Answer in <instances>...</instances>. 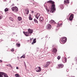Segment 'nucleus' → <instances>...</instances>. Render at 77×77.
I'll return each mask as SVG.
<instances>
[{
	"label": "nucleus",
	"mask_w": 77,
	"mask_h": 77,
	"mask_svg": "<svg viewBox=\"0 0 77 77\" xmlns=\"http://www.w3.org/2000/svg\"><path fill=\"white\" fill-rule=\"evenodd\" d=\"M47 3H51V4L52 5L51 8H49L48 9L46 8L47 12H50V13H51V12L52 13L54 12V11H56V9L55 8L56 5H55V4H54V2L52 0H50L47 1Z\"/></svg>",
	"instance_id": "nucleus-1"
},
{
	"label": "nucleus",
	"mask_w": 77,
	"mask_h": 77,
	"mask_svg": "<svg viewBox=\"0 0 77 77\" xmlns=\"http://www.w3.org/2000/svg\"><path fill=\"white\" fill-rule=\"evenodd\" d=\"M66 41H67V38L66 37H63V38H61L60 40V42L61 43V44H63L64 43H65L66 42Z\"/></svg>",
	"instance_id": "nucleus-2"
},
{
	"label": "nucleus",
	"mask_w": 77,
	"mask_h": 77,
	"mask_svg": "<svg viewBox=\"0 0 77 77\" xmlns=\"http://www.w3.org/2000/svg\"><path fill=\"white\" fill-rule=\"evenodd\" d=\"M0 77H8V75L5 73L0 72Z\"/></svg>",
	"instance_id": "nucleus-3"
},
{
	"label": "nucleus",
	"mask_w": 77,
	"mask_h": 77,
	"mask_svg": "<svg viewBox=\"0 0 77 77\" xmlns=\"http://www.w3.org/2000/svg\"><path fill=\"white\" fill-rule=\"evenodd\" d=\"M12 11L15 12H18V9L17 7H13L12 8Z\"/></svg>",
	"instance_id": "nucleus-4"
},
{
	"label": "nucleus",
	"mask_w": 77,
	"mask_h": 77,
	"mask_svg": "<svg viewBox=\"0 0 77 77\" xmlns=\"http://www.w3.org/2000/svg\"><path fill=\"white\" fill-rule=\"evenodd\" d=\"M26 12L24 13V15L25 16H27V15H28L29 14V11L28 9H26L25 10Z\"/></svg>",
	"instance_id": "nucleus-5"
},
{
	"label": "nucleus",
	"mask_w": 77,
	"mask_h": 77,
	"mask_svg": "<svg viewBox=\"0 0 77 77\" xmlns=\"http://www.w3.org/2000/svg\"><path fill=\"white\" fill-rule=\"evenodd\" d=\"M74 18V15L73 14H71L69 17V20L70 21H72Z\"/></svg>",
	"instance_id": "nucleus-6"
},
{
	"label": "nucleus",
	"mask_w": 77,
	"mask_h": 77,
	"mask_svg": "<svg viewBox=\"0 0 77 77\" xmlns=\"http://www.w3.org/2000/svg\"><path fill=\"white\" fill-rule=\"evenodd\" d=\"M63 64H59L58 65V69H61V68H62L63 67Z\"/></svg>",
	"instance_id": "nucleus-7"
},
{
	"label": "nucleus",
	"mask_w": 77,
	"mask_h": 77,
	"mask_svg": "<svg viewBox=\"0 0 77 77\" xmlns=\"http://www.w3.org/2000/svg\"><path fill=\"white\" fill-rule=\"evenodd\" d=\"M44 20V17H43L41 16L39 19V21L40 23H42L43 20Z\"/></svg>",
	"instance_id": "nucleus-8"
},
{
	"label": "nucleus",
	"mask_w": 77,
	"mask_h": 77,
	"mask_svg": "<svg viewBox=\"0 0 77 77\" xmlns=\"http://www.w3.org/2000/svg\"><path fill=\"white\" fill-rule=\"evenodd\" d=\"M62 61L63 63H66L67 61V58L65 57L62 59Z\"/></svg>",
	"instance_id": "nucleus-9"
},
{
	"label": "nucleus",
	"mask_w": 77,
	"mask_h": 77,
	"mask_svg": "<svg viewBox=\"0 0 77 77\" xmlns=\"http://www.w3.org/2000/svg\"><path fill=\"white\" fill-rule=\"evenodd\" d=\"M51 63V62H47L46 65L44 66L45 68H47V67H48V66H49V65H50Z\"/></svg>",
	"instance_id": "nucleus-10"
},
{
	"label": "nucleus",
	"mask_w": 77,
	"mask_h": 77,
	"mask_svg": "<svg viewBox=\"0 0 77 77\" xmlns=\"http://www.w3.org/2000/svg\"><path fill=\"white\" fill-rule=\"evenodd\" d=\"M23 33L26 36H29V33L28 32H25V31L23 32Z\"/></svg>",
	"instance_id": "nucleus-11"
},
{
	"label": "nucleus",
	"mask_w": 77,
	"mask_h": 77,
	"mask_svg": "<svg viewBox=\"0 0 77 77\" xmlns=\"http://www.w3.org/2000/svg\"><path fill=\"white\" fill-rule=\"evenodd\" d=\"M28 33L30 34H31L33 33V30L30 29H28Z\"/></svg>",
	"instance_id": "nucleus-12"
},
{
	"label": "nucleus",
	"mask_w": 77,
	"mask_h": 77,
	"mask_svg": "<svg viewBox=\"0 0 77 77\" xmlns=\"http://www.w3.org/2000/svg\"><path fill=\"white\" fill-rule=\"evenodd\" d=\"M59 7L60 8V9H61V10H62V9L64 8L63 5L62 4H60V5H59Z\"/></svg>",
	"instance_id": "nucleus-13"
},
{
	"label": "nucleus",
	"mask_w": 77,
	"mask_h": 77,
	"mask_svg": "<svg viewBox=\"0 0 77 77\" xmlns=\"http://www.w3.org/2000/svg\"><path fill=\"white\" fill-rule=\"evenodd\" d=\"M36 42V38H34L33 39L32 42V43L31 44H32V45H33V44H35Z\"/></svg>",
	"instance_id": "nucleus-14"
},
{
	"label": "nucleus",
	"mask_w": 77,
	"mask_h": 77,
	"mask_svg": "<svg viewBox=\"0 0 77 77\" xmlns=\"http://www.w3.org/2000/svg\"><path fill=\"white\" fill-rule=\"evenodd\" d=\"M47 28L49 30H50L51 29V26L50 24H48V25Z\"/></svg>",
	"instance_id": "nucleus-15"
},
{
	"label": "nucleus",
	"mask_w": 77,
	"mask_h": 77,
	"mask_svg": "<svg viewBox=\"0 0 77 77\" xmlns=\"http://www.w3.org/2000/svg\"><path fill=\"white\" fill-rule=\"evenodd\" d=\"M41 71V68L40 67H38V69L36 70V72H40Z\"/></svg>",
	"instance_id": "nucleus-16"
},
{
	"label": "nucleus",
	"mask_w": 77,
	"mask_h": 77,
	"mask_svg": "<svg viewBox=\"0 0 77 77\" xmlns=\"http://www.w3.org/2000/svg\"><path fill=\"white\" fill-rule=\"evenodd\" d=\"M53 51H54V54H56V53H57V51L56 48H54L53 50Z\"/></svg>",
	"instance_id": "nucleus-17"
},
{
	"label": "nucleus",
	"mask_w": 77,
	"mask_h": 77,
	"mask_svg": "<svg viewBox=\"0 0 77 77\" xmlns=\"http://www.w3.org/2000/svg\"><path fill=\"white\" fill-rule=\"evenodd\" d=\"M64 4H66V3H69V2L68 0H65L64 1Z\"/></svg>",
	"instance_id": "nucleus-18"
},
{
	"label": "nucleus",
	"mask_w": 77,
	"mask_h": 77,
	"mask_svg": "<svg viewBox=\"0 0 77 77\" xmlns=\"http://www.w3.org/2000/svg\"><path fill=\"white\" fill-rule=\"evenodd\" d=\"M50 22L51 23H53V24H56V23L55 22V21L54 20H51Z\"/></svg>",
	"instance_id": "nucleus-19"
},
{
	"label": "nucleus",
	"mask_w": 77,
	"mask_h": 77,
	"mask_svg": "<svg viewBox=\"0 0 77 77\" xmlns=\"http://www.w3.org/2000/svg\"><path fill=\"white\" fill-rule=\"evenodd\" d=\"M31 17H32V15H31L30 14L29 15V20H32L33 19Z\"/></svg>",
	"instance_id": "nucleus-20"
},
{
	"label": "nucleus",
	"mask_w": 77,
	"mask_h": 77,
	"mask_svg": "<svg viewBox=\"0 0 77 77\" xmlns=\"http://www.w3.org/2000/svg\"><path fill=\"white\" fill-rule=\"evenodd\" d=\"M62 26V23H58L57 24V27H60V26Z\"/></svg>",
	"instance_id": "nucleus-21"
},
{
	"label": "nucleus",
	"mask_w": 77,
	"mask_h": 77,
	"mask_svg": "<svg viewBox=\"0 0 77 77\" xmlns=\"http://www.w3.org/2000/svg\"><path fill=\"white\" fill-rule=\"evenodd\" d=\"M34 21L35 23H38V21L36 19H34Z\"/></svg>",
	"instance_id": "nucleus-22"
},
{
	"label": "nucleus",
	"mask_w": 77,
	"mask_h": 77,
	"mask_svg": "<svg viewBox=\"0 0 77 77\" xmlns=\"http://www.w3.org/2000/svg\"><path fill=\"white\" fill-rule=\"evenodd\" d=\"M17 19L18 21H20L21 20H22V18H21V17H18Z\"/></svg>",
	"instance_id": "nucleus-23"
},
{
	"label": "nucleus",
	"mask_w": 77,
	"mask_h": 77,
	"mask_svg": "<svg viewBox=\"0 0 77 77\" xmlns=\"http://www.w3.org/2000/svg\"><path fill=\"white\" fill-rule=\"evenodd\" d=\"M15 76L16 77H21V76H20L19 74H15Z\"/></svg>",
	"instance_id": "nucleus-24"
},
{
	"label": "nucleus",
	"mask_w": 77,
	"mask_h": 77,
	"mask_svg": "<svg viewBox=\"0 0 77 77\" xmlns=\"http://www.w3.org/2000/svg\"><path fill=\"white\" fill-rule=\"evenodd\" d=\"M6 66H10V67L11 68V69H12L13 67H12V66H11V64H9V65H6Z\"/></svg>",
	"instance_id": "nucleus-25"
},
{
	"label": "nucleus",
	"mask_w": 77,
	"mask_h": 77,
	"mask_svg": "<svg viewBox=\"0 0 77 77\" xmlns=\"http://www.w3.org/2000/svg\"><path fill=\"white\" fill-rule=\"evenodd\" d=\"M16 45L17 47H20V44L17 43Z\"/></svg>",
	"instance_id": "nucleus-26"
},
{
	"label": "nucleus",
	"mask_w": 77,
	"mask_h": 77,
	"mask_svg": "<svg viewBox=\"0 0 77 77\" xmlns=\"http://www.w3.org/2000/svg\"><path fill=\"white\" fill-rule=\"evenodd\" d=\"M9 11V9H8V8H6L5 9V12H7Z\"/></svg>",
	"instance_id": "nucleus-27"
},
{
	"label": "nucleus",
	"mask_w": 77,
	"mask_h": 77,
	"mask_svg": "<svg viewBox=\"0 0 77 77\" xmlns=\"http://www.w3.org/2000/svg\"><path fill=\"white\" fill-rule=\"evenodd\" d=\"M20 58H25V55H23Z\"/></svg>",
	"instance_id": "nucleus-28"
},
{
	"label": "nucleus",
	"mask_w": 77,
	"mask_h": 77,
	"mask_svg": "<svg viewBox=\"0 0 77 77\" xmlns=\"http://www.w3.org/2000/svg\"><path fill=\"white\" fill-rule=\"evenodd\" d=\"M36 49L37 51H38V50H39V48H36Z\"/></svg>",
	"instance_id": "nucleus-29"
},
{
	"label": "nucleus",
	"mask_w": 77,
	"mask_h": 77,
	"mask_svg": "<svg viewBox=\"0 0 77 77\" xmlns=\"http://www.w3.org/2000/svg\"><path fill=\"white\" fill-rule=\"evenodd\" d=\"M57 59H58V60H59V59H60V57L58 56V57H57Z\"/></svg>",
	"instance_id": "nucleus-30"
},
{
	"label": "nucleus",
	"mask_w": 77,
	"mask_h": 77,
	"mask_svg": "<svg viewBox=\"0 0 77 77\" xmlns=\"http://www.w3.org/2000/svg\"><path fill=\"white\" fill-rule=\"evenodd\" d=\"M11 51L13 52V51H14V48H12L11 49Z\"/></svg>",
	"instance_id": "nucleus-31"
},
{
	"label": "nucleus",
	"mask_w": 77,
	"mask_h": 77,
	"mask_svg": "<svg viewBox=\"0 0 77 77\" xmlns=\"http://www.w3.org/2000/svg\"><path fill=\"white\" fill-rule=\"evenodd\" d=\"M35 17L36 18H37V20H38V18H39V17L37 16H35Z\"/></svg>",
	"instance_id": "nucleus-32"
},
{
	"label": "nucleus",
	"mask_w": 77,
	"mask_h": 77,
	"mask_svg": "<svg viewBox=\"0 0 77 77\" xmlns=\"http://www.w3.org/2000/svg\"><path fill=\"white\" fill-rule=\"evenodd\" d=\"M10 20H11V21H13V19H12V18H11V17H10Z\"/></svg>",
	"instance_id": "nucleus-33"
},
{
	"label": "nucleus",
	"mask_w": 77,
	"mask_h": 77,
	"mask_svg": "<svg viewBox=\"0 0 77 77\" xmlns=\"http://www.w3.org/2000/svg\"><path fill=\"white\" fill-rule=\"evenodd\" d=\"M39 16H40V14H39V13L38 15V17H39Z\"/></svg>",
	"instance_id": "nucleus-34"
},
{
	"label": "nucleus",
	"mask_w": 77,
	"mask_h": 77,
	"mask_svg": "<svg viewBox=\"0 0 77 77\" xmlns=\"http://www.w3.org/2000/svg\"><path fill=\"white\" fill-rule=\"evenodd\" d=\"M33 39V38H30V41H32Z\"/></svg>",
	"instance_id": "nucleus-35"
},
{
	"label": "nucleus",
	"mask_w": 77,
	"mask_h": 77,
	"mask_svg": "<svg viewBox=\"0 0 77 77\" xmlns=\"http://www.w3.org/2000/svg\"><path fill=\"white\" fill-rule=\"evenodd\" d=\"M38 14H39V13H38L37 14H36V16H37L38 17Z\"/></svg>",
	"instance_id": "nucleus-36"
},
{
	"label": "nucleus",
	"mask_w": 77,
	"mask_h": 77,
	"mask_svg": "<svg viewBox=\"0 0 77 77\" xmlns=\"http://www.w3.org/2000/svg\"><path fill=\"white\" fill-rule=\"evenodd\" d=\"M13 35H15V32H13Z\"/></svg>",
	"instance_id": "nucleus-37"
},
{
	"label": "nucleus",
	"mask_w": 77,
	"mask_h": 77,
	"mask_svg": "<svg viewBox=\"0 0 77 77\" xmlns=\"http://www.w3.org/2000/svg\"><path fill=\"white\" fill-rule=\"evenodd\" d=\"M66 71L67 72H68L69 71V70L68 69H67Z\"/></svg>",
	"instance_id": "nucleus-38"
},
{
	"label": "nucleus",
	"mask_w": 77,
	"mask_h": 77,
	"mask_svg": "<svg viewBox=\"0 0 77 77\" xmlns=\"http://www.w3.org/2000/svg\"><path fill=\"white\" fill-rule=\"evenodd\" d=\"M31 12L32 13H34V11H32Z\"/></svg>",
	"instance_id": "nucleus-39"
},
{
	"label": "nucleus",
	"mask_w": 77,
	"mask_h": 77,
	"mask_svg": "<svg viewBox=\"0 0 77 77\" xmlns=\"http://www.w3.org/2000/svg\"><path fill=\"white\" fill-rule=\"evenodd\" d=\"M75 60H76V63H77V57L76 59Z\"/></svg>",
	"instance_id": "nucleus-40"
},
{
	"label": "nucleus",
	"mask_w": 77,
	"mask_h": 77,
	"mask_svg": "<svg viewBox=\"0 0 77 77\" xmlns=\"http://www.w3.org/2000/svg\"><path fill=\"white\" fill-rule=\"evenodd\" d=\"M16 69H18V67H16Z\"/></svg>",
	"instance_id": "nucleus-41"
},
{
	"label": "nucleus",
	"mask_w": 77,
	"mask_h": 77,
	"mask_svg": "<svg viewBox=\"0 0 77 77\" xmlns=\"http://www.w3.org/2000/svg\"><path fill=\"white\" fill-rule=\"evenodd\" d=\"M2 62V60H0V62Z\"/></svg>",
	"instance_id": "nucleus-42"
},
{
	"label": "nucleus",
	"mask_w": 77,
	"mask_h": 77,
	"mask_svg": "<svg viewBox=\"0 0 77 77\" xmlns=\"http://www.w3.org/2000/svg\"><path fill=\"white\" fill-rule=\"evenodd\" d=\"M12 6H15V5H14V4H12Z\"/></svg>",
	"instance_id": "nucleus-43"
},
{
	"label": "nucleus",
	"mask_w": 77,
	"mask_h": 77,
	"mask_svg": "<svg viewBox=\"0 0 77 77\" xmlns=\"http://www.w3.org/2000/svg\"><path fill=\"white\" fill-rule=\"evenodd\" d=\"M0 20H1V19H2V17H1V16H0Z\"/></svg>",
	"instance_id": "nucleus-44"
},
{
	"label": "nucleus",
	"mask_w": 77,
	"mask_h": 77,
	"mask_svg": "<svg viewBox=\"0 0 77 77\" xmlns=\"http://www.w3.org/2000/svg\"><path fill=\"white\" fill-rule=\"evenodd\" d=\"M33 5H34V4H36V2H35L34 3H33Z\"/></svg>",
	"instance_id": "nucleus-45"
},
{
	"label": "nucleus",
	"mask_w": 77,
	"mask_h": 77,
	"mask_svg": "<svg viewBox=\"0 0 77 77\" xmlns=\"http://www.w3.org/2000/svg\"><path fill=\"white\" fill-rule=\"evenodd\" d=\"M24 63L25 65H26V63H25V62H24Z\"/></svg>",
	"instance_id": "nucleus-46"
},
{
	"label": "nucleus",
	"mask_w": 77,
	"mask_h": 77,
	"mask_svg": "<svg viewBox=\"0 0 77 77\" xmlns=\"http://www.w3.org/2000/svg\"><path fill=\"white\" fill-rule=\"evenodd\" d=\"M25 67H26V65H25Z\"/></svg>",
	"instance_id": "nucleus-47"
},
{
	"label": "nucleus",
	"mask_w": 77,
	"mask_h": 77,
	"mask_svg": "<svg viewBox=\"0 0 77 77\" xmlns=\"http://www.w3.org/2000/svg\"><path fill=\"white\" fill-rule=\"evenodd\" d=\"M72 77H75L74 76H72Z\"/></svg>",
	"instance_id": "nucleus-48"
},
{
	"label": "nucleus",
	"mask_w": 77,
	"mask_h": 77,
	"mask_svg": "<svg viewBox=\"0 0 77 77\" xmlns=\"http://www.w3.org/2000/svg\"><path fill=\"white\" fill-rule=\"evenodd\" d=\"M41 39H42V38Z\"/></svg>",
	"instance_id": "nucleus-49"
},
{
	"label": "nucleus",
	"mask_w": 77,
	"mask_h": 77,
	"mask_svg": "<svg viewBox=\"0 0 77 77\" xmlns=\"http://www.w3.org/2000/svg\"><path fill=\"white\" fill-rule=\"evenodd\" d=\"M24 65H25V66L26 64H24Z\"/></svg>",
	"instance_id": "nucleus-50"
},
{
	"label": "nucleus",
	"mask_w": 77,
	"mask_h": 77,
	"mask_svg": "<svg viewBox=\"0 0 77 77\" xmlns=\"http://www.w3.org/2000/svg\"><path fill=\"white\" fill-rule=\"evenodd\" d=\"M28 41H29V40H28Z\"/></svg>",
	"instance_id": "nucleus-51"
},
{
	"label": "nucleus",
	"mask_w": 77,
	"mask_h": 77,
	"mask_svg": "<svg viewBox=\"0 0 77 77\" xmlns=\"http://www.w3.org/2000/svg\"><path fill=\"white\" fill-rule=\"evenodd\" d=\"M17 1H18V0H17Z\"/></svg>",
	"instance_id": "nucleus-52"
}]
</instances>
